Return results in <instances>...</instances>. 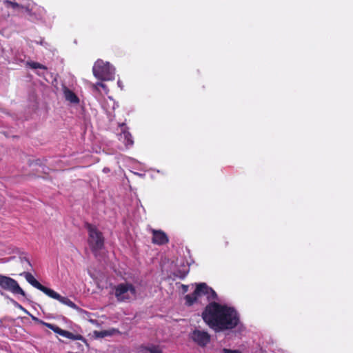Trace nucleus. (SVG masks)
Masks as SVG:
<instances>
[{
	"label": "nucleus",
	"mask_w": 353,
	"mask_h": 353,
	"mask_svg": "<svg viewBox=\"0 0 353 353\" xmlns=\"http://www.w3.org/2000/svg\"><path fill=\"white\" fill-rule=\"evenodd\" d=\"M202 296H206L208 301H212L203 311L202 319L210 328L216 331L223 305L214 301L217 299V294L212 288L205 283L196 284L194 291L185 296V304L191 306Z\"/></svg>",
	"instance_id": "f257e3e1"
},
{
	"label": "nucleus",
	"mask_w": 353,
	"mask_h": 353,
	"mask_svg": "<svg viewBox=\"0 0 353 353\" xmlns=\"http://www.w3.org/2000/svg\"><path fill=\"white\" fill-rule=\"evenodd\" d=\"M240 322L239 314L232 307L223 305L220 319L216 332L232 330Z\"/></svg>",
	"instance_id": "f03ea898"
},
{
	"label": "nucleus",
	"mask_w": 353,
	"mask_h": 353,
	"mask_svg": "<svg viewBox=\"0 0 353 353\" xmlns=\"http://www.w3.org/2000/svg\"><path fill=\"white\" fill-rule=\"evenodd\" d=\"M86 227L88 230L89 245L92 252L97 254L104 247L103 236L96 226L88 223Z\"/></svg>",
	"instance_id": "7ed1b4c3"
},
{
	"label": "nucleus",
	"mask_w": 353,
	"mask_h": 353,
	"mask_svg": "<svg viewBox=\"0 0 353 353\" xmlns=\"http://www.w3.org/2000/svg\"><path fill=\"white\" fill-rule=\"evenodd\" d=\"M25 276H26V280L31 285H32L34 287L38 288L39 290L43 291L44 293H46L48 296H50L54 299L59 300L62 303L68 305V306H70L72 308H75V309L77 308V305L74 303H72L71 301L68 299L67 298L62 297L59 294L54 292L51 289L42 285L38 281H37L35 279V278L30 273L26 272Z\"/></svg>",
	"instance_id": "20e7f679"
},
{
	"label": "nucleus",
	"mask_w": 353,
	"mask_h": 353,
	"mask_svg": "<svg viewBox=\"0 0 353 353\" xmlns=\"http://www.w3.org/2000/svg\"><path fill=\"white\" fill-rule=\"evenodd\" d=\"M115 296L119 301H130L136 299L137 290L132 283H121L115 288Z\"/></svg>",
	"instance_id": "39448f33"
},
{
	"label": "nucleus",
	"mask_w": 353,
	"mask_h": 353,
	"mask_svg": "<svg viewBox=\"0 0 353 353\" xmlns=\"http://www.w3.org/2000/svg\"><path fill=\"white\" fill-rule=\"evenodd\" d=\"M0 285L2 288L10 290L13 293L26 296L24 291L19 287L17 281L10 277L0 275Z\"/></svg>",
	"instance_id": "423d86ee"
},
{
	"label": "nucleus",
	"mask_w": 353,
	"mask_h": 353,
	"mask_svg": "<svg viewBox=\"0 0 353 353\" xmlns=\"http://www.w3.org/2000/svg\"><path fill=\"white\" fill-rule=\"evenodd\" d=\"M190 338L201 347L206 346L210 341V335L207 332L196 329L190 333Z\"/></svg>",
	"instance_id": "0eeeda50"
},
{
	"label": "nucleus",
	"mask_w": 353,
	"mask_h": 353,
	"mask_svg": "<svg viewBox=\"0 0 353 353\" xmlns=\"http://www.w3.org/2000/svg\"><path fill=\"white\" fill-rule=\"evenodd\" d=\"M119 127L120 128V132L117 134L119 139L121 141L126 147L132 146L134 144V141L131 134L128 130L125 123H119Z\"/></svg>",
	"instance_id": "6e6552de"
},
{
	"label": "nucleus",
	"mask_w": 353,
	"mask_h": 353,
	"mask_svg": "<svg viewBox=\"0 0 353 353\" xmlns=\"http://www.w3.org/2000/svg\"><path fill=\"white\" fill-rule=\"evenodd\" d=\"M94 73L96 77L103 80H108L110 74L108 63L104 64L102 62H98L94 68Z\"/></svg>",
	"instance_id": "1a4fd4ad"
},
{
	"label": "nucleus",
	"mask_w": 353,
	"mask_h": 353,
	"mask_svg": "<svg viewBox=\"0 0 353 353\" xmlns=\"http://www.w3.org/2000/svg\"><path fill=\"white\" fill-rule=\"evenodd\" d=\"M152 242L157 245H165L168 243L169 239L167 234L162 230H152Z\"/></svg>",
	"instance_id": "9d476101"
},
{
	"label": "nucleus",
	"mask_w": 353,
	"mask_h": 353,
	"mask_svg": "<svg viewBox=\"0 0 353 353\" xmlns=\"http://www.w3.org/2000/svg\"><path fill=\"white\" fill-rule=\"evenodd\" d=\"M139 353H163L159 346L151 345L150 346L141 345L139 349Z\"/></svg>",
	"instance_id": "9b49d317"
},
{
	"label": "nucleus",
	"mask_w": 353,
	"mask_h": 353,
	"mask_svg": "<svg viewBox=\"0 0 353 353\" xmlns=\"http://www.w3.org/2000/svg\"><path fill=\"white\" fill-rule=\"evenodd\" d=\"M63 92L65 94V97L67 100L70 101L72 103H77L79 102V99L75 95V94L70 90L68 88L64 87Z\"/></svg>",
	"instance_id": "f8f14e48"
},
{
	"label": "nucleus",
	"mask_w": 353,
	"mask_h": 353,
	"mask_svg": "<svg viewBox=\"0 0 353 353\" xmlns=\"http://www.w3.org/2000/svg\"><path fill=\"white\" fill-rule=\"evenodd\" d=\"M64 334H65L64 336H65L67 338H69V339H71L73 340H82L87 345H88L86 341L80 334L74 335L72 333L68 332V331H65V332Z\"/></svg>",
	"instance_id": "ddd939ff"
},
{
	"label": "nucleus",
	"mask_w": 353,
	"mask_h": 353,
	"mask_svg": "<svg viewBox=\"0 0 353 353\" xmlns=\"http://www.w3.org/2000/svg\"><path fill=\"white\" fill-rule=\"evenodd\" d=\"M28 64L32 68H43V69H46V67L43 65H41L40 63H35V62H33V63H28Z\"/></svg>",
	"instance_id": "4468645a"
},
{
	"label": "nucleus",
	"mask_w": 353,
	"mask_h": 353,
	"mask_svg": "<svg viewBox=\"0 0 353 353\" xmlns=\"http://www.w3.org/2000/svg\"><path fill=\"white\" fill-rule=\"evenodd\" d=\"M46 325H47L48 327H50V328L53 329V330H54V331L55 332H57V333H58V334H61V335L64 336V334H65L64 333L65 332V330H61V329H60V328H59V327H55V328H54V327H53V326H52V325H50V324H46Z\"/></svg>",
	"instance_id": "2eb2a0df"
},
{
	"label": "nucleus",
	"mask_w": 353,
	"mask_h": 353,
	"mask_svg": "<svg viewBox=\"0 0 353 353\" xmlns=\"http://www.w3.org/2000/svg\"><path fill=\"white\" fill-rule=\"evenodd\" d=\"M94 335L96 337H103L105 336L108 335V332L107 331L105 332H94Z\"/></svg>",
	"instance_id": "dca6fc26"
},
{
	"label": "nucleus",
	"mask_w": 353,
	"mask_h": 353,
	"mask_svg": "<svg viewBox=\"0 0 353 353\" xmlns=\"http://www.w3.org/2000/svg\"><path fill=\"white\" fill-rule=\"evenodd\" d=\"M223 353H241L239 350H232L227 348L223 349Z\"/></svg>",
	"instance_id": "f3484780"
},
{
	"label": "nucleus",
	"mask_w": 353,
	"mask_h": 353,
	"mask_svg": "<svg viewBox=\"0 0 353 353\" xmlns=\"http://www.w3.org/2000/svg\"><path fill=\"white\" fill-rule=\"evenodd\" d=\"M101 88L102 89H105L106 88V85L104 83L101 82V83H99L97 85V89L99 91V92H101Z\"/></svg>",
	"instance_id": "a211bd4d"
},
{
	"label": "nucleus",
	"mask_w": 353,
	"mask_h": 353,
	"mask_svg": "<svg viewBox=\"0 0 353 353\" xmlns=\"http://www.w3.org/2000/svg\"><path fill=\"white\" fill-rule=\"evenodd\" d=\"M182 288L183 290V292H186L188 291V286L185 285H182Z\"/></svg>",
	"instance_id": "6ab92c4d"
},
{
	"label": "nucleus",
	"mask_w": 353,
	"mask_h": 353,
	"mask_svg": "<svg viewBox=\"0 0 353 353\" xmlns=\"http://www.w3.org/2000/svg\"><path fill=\"white\" fill-rule=\"evenodd\" d=\"M117 83H118L119 87H120L121 89L122 90L123 88V85L121 81L120 80H119Z\"/></svg>",
	"instance_id": "aec40b11"
},
{
	"label": "nucleus",
	"mask_w": 353,
	"mask_h": 353,
	"mask_svg": "<svg viewBox=\"0 0 353 353\" xmlns=\"http://www.w3.org/2000/svg\"><path fill=\"white\" fill-rule=\"evenodd\" d=\"M31 316H32V319H33V320H34V321H37V319L36 317H34V316H32V315H31Z\"/></svg>",
	"instance_id": "412c9836"
},
{
	"label": "nucleus",
	"mask_w": 353,
	"mask_h": 353,
	"mask_svg": "<svg viewBox=\"0 0 353 353\" xmlns=\"http://www.w3.org/2000/svg\"><path fill=\"white\" fill-rule=\"evenodd\" d=\"M19 307L20 309H21L22 310H24V308H23L21 305H19Z\"/></svg>",
	"instance_id": "4be33fe9"
},
{
	"label": "nucleus",
	"mask_w": 353,
	"mask_h": 353,
	"mask_svg": "<svg viewBox=\"0 0 353 353\" xmlns=\"http://www.w3.org/2000/svg\"><path fill=\"white\" fill-rule=\"evenodd\" d=\"M23 310L24 311V312H26V313H27V314H29V312H28L26 309H24V310Z\"/></svg>",
	"instance_id": "5701e85b"
},
{
	"label": "nucleus",
	"mask_w": 353,
	"mask_h": 353,
	"mask_svg": "<svg viewBox=\"0 0 353 353\" xmlns=\"http://www.w3.org/2000/svg\"><path fill=\"white\" fill-rule=\"evenodd\" d=\"M114 329H112V331H111V333H112V335L113 334V333L114 332Z\"/></svg>",
	"instance_id": "b1692460"
}]
</instances>
